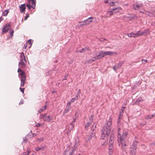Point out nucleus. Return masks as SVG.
Here are the masks:
<instances>
[{"instance_id": "1", "label": "nucleus", "mask_w": 155, "mask_h": 155, "mask_svg": "<svg viewBox=\"0 0 155 155\" xmlns=\"http://www.w3.org/2000/svg\"><path fill=\"white\" fill-rule=\"evenodd\" d=\"M112 124V120L111 118H110L107 124L101 130V139H104L106 137L107 138V137L109 136L110 134Z\"/></svg>"}, {"instance_id": "2", "label": "nucleus", "mask_w": 155, "mask_h": 155, "mask_svg": "<svg viewBox=\"0 0 155 155\" xmlns=\"http://www.w3.org/2000/svg\"><path fill=\"white\" fill-rule=\"evenodd\" d=\"M128 135V133L127 132H124L122 134V137H121L120 136H119L117 141L119 146L121 147V149L123 151L125 152L127 151V148L125 139L127 137Z\"/></svg>"}, {"instance_id": "3", "label": "nucleus", "mask_w": 155, "mask_h": 155, "mask_svg": "<svg viewBox=\"0 0 155 155\" xmlns=\"http://www.w3.org/2000/svg\"><path fill=\"white\" fill-rule=\"evenodd\" d=\"M20 57V62H19L18 66L20 68H22L25 66L26 63L25 57L23 52L21 53Z\"/></svg>"}, {"instance_id": "4", "label": "nucleus", "mask_w": 155, "mask_h": 155, "mask_svg": "<svg viewBox=\"0 0 155 155\" xmlns=\"http://www.w3.org/2000/svg\"><path fill=\"white\" fill-rule=\"evenodd\" d=\"M40 119H43L45 121L49 122L52 120L53 117L51 115L47 116V114L40 115Z\"/></svg>"}, {"instance_id": "5", "label": "nucleus", "mask_w": 155, "mask_h": 155, "mask_svg": "<svg viewBox=\"0 0 155 155\" xmlns=\"http://www.w3.org/2000/svg\"><path fill=\"white\" fill-rule=\"evenodd\" d=\"M70 149L71 147L70 146L68 147L64 151L63 155H73L75 151L73 149L71 151Z\"/></svg>"}, {"instance_id": "6", "label": "nucleus", "mask_w": 155, "mask_h": 155, "mask_svg": "<svg viewBox=\"0 0 155 155\" xmlns=\"http://www.w3.org/2000/svg\"><path fill=\"white\" fill-rule=\"evenodd\" d=\"M124 18L127 21H129L138 18V17L136 15H131L130 14H128L127 15L125 16Z\"/></svg>"}, {"instance_id": "7", "label": "nucleus", "mask_w": 155, "mask_h": 155, "mask_svg": "<svg viewBox=\"0 0 155 155\" xmlns=\"http://www.w3.org/2000/svg\"><path fill=\"white\" fill-rule=\"evenodd\" d=\"M79 140L78 137H77L75 139V144L74 146V147L72 149L73 150L75 151H76V149L79 145Z\"/></svg>"}, {"instance_id": "8", "label": "nucleus", "mask_w": 155, "mask_h": 155, "mask_svg": "<svg viewBox=\"0 0 155 155\" xmlns=\"http://www.w3.org/2000/svg\"><path fill=\"white\" fill-rule=\"evenodd\" d=\"M137 137H135V139L134 140L133 143L132 145L130 146V148L134 149H137V146L138 143V141L136 140Z\"/></svg>"}, {"instance_id": "9", "label": "nucleus", "mask_w": 155, "mask_h": 155, "mask_svg": "<svg viewBox=\"0 0 155 155\" xmlns=\"http://www.w3.org/2000/svg\"><path fill=\"white\" fill-rule=\"evenodd\" d=\"M71 109L70 103H68L65 108L63 112V114H64L68 112Z\"/></svg>"}, {"instance_id": "10", "label": "nucleus", "mask_w": 155, "mask_h": 155, "mask_svg": "<svg viewBox=\"0 0 155 155\" xmlns=\"http://www.w3.org/2000/svg\"><path fill=\"white\" fill-rule=\"evenodd\" d=\"M124 61H122L119 62L117 65L114 66L113 67V69L114 71H116L117 69L120 68L121 66L124 64Z\"/></svg>"}, {"instance_id": "11", "label": "nucleus", "mask_w": 155, "mask_h": 155, "mask_svg": "<svg viewBox=\"0 0 155 155\" xmlns=\"http://www.w3.org/2000/svg\"><path fill=\"white\" fill-rule=\"evenodd\" d=\"M143 5L142 3H140L139 4H134L133 5V7L135 10H138L140 8L142 7Z\"/></svg>"}, {"instance_id": "12", "label": "nucleus", "mask_w": 155, "mask_h": 155, "mask_svg": "<svg viewBox=\"0 0 155 155\" xmlns=\"http://www.w3.org/2000/svg\"><path fill=\"white\" fill-rule=\"evenodd\" d=\"M11 25L9 24L5 25L2 29V32L3 33L7 32L8 31Z\"/></svg>"}, {"instance_id": "13", "label": "nucleus", "mask_w": 155, "mask_h": 155, "mask_svg": "<svg viewBox=\"0 0 155 155\" xmlns=\"http://www.w3.org/2000/svg\"><path fill=\"white\" fill-rule=\"evenodd\" d=\"M30 5L32 6V8L33 9H35V0H28Z\"/></svg>"}, {"instance_id": "14", "label": "nucleus", "mask_w": 155, "mask_h": 155, "mask_svg": "<svg viewBox=\"0 0 155 155\" xmlns=\"http://www.w3.org/2000/svg\"><path fill=\"white\" fill-rule=\"evenodd\" d=\"M19 8L21 13H24L25 11L26 8V7L25 4L21 5L19 6Z\"/></svg>"}, {"instance_id": "15", "label": "nucleus", "mask_w": 155, "mask_h": 155, "mask_svg": "<svg viewBox=\"0 0 155 155\" xmlns=\"http://www.w3.org/2000/svg\"><path fill=\"white\" fill-rule=\"evenodd\" d=\"M75 119H73V121L70 124V126L68 127V130H69L70 131L71 130H72L74 127V123L75 122Z\"/></svg>"}, {"instance_id": "16", "label": "nucleus", "mask_w": 155, "mask_h": 155, "mask_svg": "<svg viewBox=\"0 0 155 155\" xmlns=\"http://www.w3.org/2000/svg\"><path fill=\"white\" fill-rule=\"evenodd\" d=\"M92 19L93 18L92 17H89L87 19L84 20V22L85 23L86 25H88L92 21Z\"/></svg>"}, {"instance_id": "17", "label": "nucleus", "mask_w": 155, "mask_h": 155, "mask_svg": "<svg viewBox=\"0 0 155 155\" xmlns=\"http://www.w3.org/2000/svg\"><path fill=\"white\" fill-rule=\"evenodd\" d=\"M114 12V14H115L117 12H119L120 10H121V8L120 7L117 8H114L111 9Z\"/></svg>"}, {"instance_id": "18", "label": "nucleus", "mask_w": 155, "mask_h": 155, "mask_svg": "<svg viewBox=\"0 0 155 155\" xmlns=\"http://www.w3.org/2000/svg\"><path fill=\"white\" fill-rule=\"evenodd\" d=\"M25 80H26V78H25V77L21 78V86L22 87H23L24 86L25 84Z\"/></svg>"}, {"instance_id": "19", "label": "nucleus", "mask_w": 155, "mask_h": 155, "mask_svg": "<svg viewBox=\"0 0 155 155\" xmlns=\"http://www.w3.org/2000/svg\"><path fill=\"white\" fill-rule=\"evenodd\" d=\"M111 0H105L104 3H108L109 5L111 6H114V3L113 2L111 1Z\"/></svg>"}, {"instance_id": "20", "label": "nucleus", "mask_w": 155, "mask_h": 155, "mask_svg": "<svg viewBox=\"0 0 155 155\" xmlns=\"http://www.w3.org/2000/svg\"><path fill=\"white\" fill-rule=\"evenodd\" d=\"M114 14V12L112 10L108 11L106 14V17H109Z\"/></svg>"}, {"instance_id": "21", "label": "nucleus", "mask_w": 155, "mask_h": 155, "mask_svg": "<svg viewBox=\"0 0 155 155\" xmlns=\"http://www.w3.org/2000/svg\"><path fill=\"white\" fill-rule=\"evenodd\" d=\"M114 136L112 134L111 135L109 140L110 144H113L114 142Z\"/></svg>"}, {"instance_id": "22", "label": "nucleus", "mask_w": 155, "mask_h": 155, "mask_svg": "<svg viewBox=\"0 0 155 155\" xmlns=\"http://www.w3.org/2000/svg\"><path fill=\"white\" fill-rule=\"evenodd\" d=\"M136 151V149L130 148V155H135Z\"/></svg>"}, {"instance_id": "23", "label": "nucleus", "mask_w": 155, "mask_h": 155, "mask_svg": "<svg viewBox=\"0 0 155 155\" xmlns=\"http://www.w3.org/2000/svg\"><path fill=\"white\" fill-rule=\"evenodd\" d=\"M47 106L46 105L43 106L42 107L40 108L39 109L38 112L39 113H40L44 111H45L46 109Z\"/></svg>"}, {"instance_id": "24", "label": "nucleus", "mask_w": 155, "mask_h": 155, "mask_svg": "<svg viewBox=\"0 0 155 155\" xmlns=\"http://www.w3.org/2000/svg\"><path fill=\"white\" fill-rule=\"evenodd\" d=\"M104 56H105L107 55H110L111 54H117V53L116 52H112L110 51H106L104 52H103Z\"/></svg>"}, {"instance_id": "25", "label": "nucleus", "mask_w": 155, "mask_h": 155, "mask_svg": "<svg viewBox=\"0 0 155 155\" xmlns=\"http://www.w3.org/2000/svg\"><path fill=\"white\" fill-rule=\"evenodd\" d=\"M90 50L89 48L85 47L84 48H82L80 50H78V52L81 53L84 52L86 51H89Z\"/></svg>"}, {"instance_id": "26", "label": "nucleus", "mask_w": 155, "mask_h": 155, "mask_svg": "<svg viewBox=\"0 0 155 155\" xmlns=\"http://www.w3.org/2000/svg\"><path fill=\"white\" fill-rule=\"evenodd\" d=\"M104 56L103 52L101 51L99 53V54L97 56V59H101Z\"/></svg>"}, {"instance_id": "27", "label": "nucleus", "mask_w": 155, "mask_h": 155, "mask_svg": "<svg viewBox=\"0 0 155 155\" xmlns=\"http://www.w3.org/2000/svg\"><path fill=\"white\" fill-rule=\"evenodd\" d=\"M45 148V147L44 146H42L40 147H36L35 148V150L37 151H38L40 150H43Z\"/></svg>"}, {"instance_id": "28", "label": "nucleus", "mask_w": 155, "mask_h": 155, "mask_svg": "<svg viewBox=\"0 0 155 155\" xmlns=\"http://www.w3.org/2000/svg\"><path fill=\"white\" fill-rule=\"evenodd\" d=\"M27 152H25L23 153L21 155H28L31 152L30 148H28L27 149Z\"/></svg>"}, {"instance_id": "29", "label": "nucleus", "mask_w": 155, "mask_h": 155, "mask_svg": "<svg viewBox=\"0 0 155 155\" xmlns=\"http://www.w3.org/2000/svg\"><path fill=\"white\" fill-rule=\"evenodd\" d=\"M9 11L8 10H5L2 13V15L4 16H6L8 13Z\"/></svg>"}, {"instance_id": "30", "label": "nucleus", "mask_w": 155, "mask_h": 155, "mask_svg": "<svg viewBox=\"0 0 155 155\" xmlns=\"http://www.w3.org/2000/svg\"><path fill=\"white\" fill-rule=\"evenodd\" d=\"M9 33L10 35L11 36H13V33H14V31L13 29L12 28L10 29Z\"/></svg>"}, {"instance_id": "31", "label": "nucleus", "mask_w": 155, "mask_h": 155, "mask_svg": "<svg viewBox=\"0 0 155 155\" xmlns=\"http://www.w3.org/2000/svg\"><path fill=\"white\" fill-rule=\"evenodd\" d=\"M32 40L31 39H30V40H29L27 42V43L28 44H29V45H30V46H29V48H30L31 46L32 45Z\"/></svg>"}, {"instance_id": "32", "label": "nucleus", "mask_w": 155, "mask_h": 155, "mask_svg": "<svg viewBox=\"0 0 155 155\" xmlns=\"http://www.w3.org/2000/svg\"><path fill=\"white\" fill-rule=\"evenodd\" d=\"M19 75L21 76V77H25V78H26V76L24 75V72L23 71L21 72V73H19Z\"/></svg>"}, {"instance_id": "33", "label": "nucleus", "mask_w": 155, "mask_h": 155, "mask_svg": "<svg viewBox=\"0 0 155 155\" xmlns=\"http://www.w3.org/2000/svg\"><path fill=\"white\" fill-rule=\"evenodd\" d=\"M95 136V133L94 132H92V134H91V135L90 136L89 138H88V140H91L92 138L93 137H94Z\"/></svg>"}, {"instance_id": "34", "label": "nucleus", "mask_w": 155, "mask_h": 155, "mask_svg": "<svg viewBox=\"0 0 155 155\" xmlns=\"http://www.w3.org/2000/svg\"><path fill=\"white\" fill-rule=\"evenodd\" d=\"M120 130H121V129L120 128L118 127V134H117V139H118V137H118L119 136H120L121 137H122V134L121 135L120 134Z\"/></svg>"}, {"instance_id": "35", "label": "nucleus", "mask_w": 155, "mask_h": 155, "mask_svg": "<svg viewBox=\"0 0 155 155\" xmlns=\"http://www.w3.org/2000/svg\"><path fill=\"white\" fill-rule=\"evenodd\" d=\"M76 100H77L76 99L75 97L73 98L71 100L70 102L69 103H70V104L71 103H73Z\"/></svg>"}, {"instance_id": "36", "label": "nucleus", "mask_w": 155, "mask_h": 155, "mask_svg": "<svg viewBox=\"0 0 155 155\" xmlns=\"http://www.w3.org/2000/svg\"><path fill=\"white\" fill-rule=\"evenodd\" d=\"M146 14L147 15L149 16H152L153 15L149 11L147 12Z\"/></svg>"}, {"instance_id": "37", "label": "nucleus", "mask_w": 155, "mask_h": 155, "mask_svg": "<svg viewBox=\"0 0 155 155\" xmlns=\"http://www.w3.org/2000/svg\"><path fill=\"white\" fill-rule=\"evenodd\" d=\"M93 62V61H92V60L91 59H90V60H87V61H86L85 62V64H89V63H91Z\"/></svg>"}, {"instance_id": "38", "label": "nucleus", "mask_w": 155, "mask_h": 155, "mask_svg": "<svg viewBox=\"0 0 155 155\" xmlns=\"http://www.w3.org/2000/svg\"><path fill=\"white\" fill-rule=\"evenodd\" d=\"M91 123L89 122H87L86 125H85V127L86 129H87V128L89 126Z\"/></svg>"}, {"instance_id": "39", "label": "nucleus", "mask_w": 155, "mask_h": 155, "mask_svg": "<svg viewBox=\"0 0 155 155\" xmlns=\"http://www.w3.org/2000/svg\"><path fill=\"white\" fill-rule=\"evenodd\" d=\"M113 144H110L108 148L109 150H112L113 147Z\"/></svg>"}, {"instance_id": "40", "label": "nucleus", "mask_w": 155, "mask_h": 155, "mask_svg": "<svg viewBox=\"0 0 155 155\" xmlns=\"http://www.w3.org/2000/svg\"><path fill=\"white\" fill-rule=\"evenodd\" d=\"M154 115H152L151 116L148 115L147 116V117H146V119H149L151 118V117H154Z\"/></svg>"}, {"instance_id": "41", "label": "nucleus", "mask_w": 155, "mask_h": 155, "mask_svg": "<svg viewBox=\"0 0 155 155\" xmlns=\"http://www.w3.org/2000/svg\"><path fill=\"white\" fill-rule=\"evenodd\" d=\"M23 140L22 142V143H27L28 141V140L27 139L26 137H24L23 138Z\"/></svg>"}, {"instance_id": "42", "label": "nucleus", "mask_w": 155, "mask_h": 155, "mask_svg": "<svg viewBox=\"0 0 155 155\" xmlns=\"http://www.w3.org/2000/svg\"><path fill=\"white\" fill-rule=\"evenodd\" d=\"M26 6L29 9H30L31 8H32V6L30 4H27Z\"/></svg>"}, {"instance_id": "43", "label": "nucleus", "mask_w": 155, "mask_h": 155, "mask_svg": "<svg viewBox=\"0 0 155 155\" xmlns=\"http://www.w3.org/2000/svg\"><path fill=\"white\" fill-rule=\"evenodd\" d=\"M148 31L147 29H145L144 31H142L143 35H144L145 34H146Z\"/></svg>"}, {"instance_id": "44", "label": "nucleus", "mask_w": 155, "mask_h": 155, "mask_svg": "<svg viewBox=\"0 0 155 155\" xmlns=\"http://www.w3.org/2000/svg\"><path fill=\"white\" fill-rule=\"evenodd\" d=\"M80 23H83L81 24H80L79 27H81V26L86 25L85 23L84 22V21L83 22H80Z\"/></svg>"}, {"instance_id": "45", "label": "nucleus", "mask_w": 155, "mask_h": 155, "mask_svg": "<svg viewBox=\"0 0 155 155\" xmlns=\"http://www.w3.org/2000/svg\"><path fill=\"white\" fill-rule=\"evenodd\" d=\"M122 114L123 113L121 112H120L119 113V115L118 117V118L121 119L122 117Z\"/></svg>"}, {"instance_id": "46", "label": "nucleus", "mask_w": 155, "mask_h": 155, "mask_svg": "<svg viewBox=\"0 0 155 155\" xmlns=\"http://www.w3.org/2000/svg\"><path fill=\"white\" fill-rule=\"evenodd\" d=\"M92 60V61H95L97 59H98L97 58V56L94 57H93L91 58Z\"/></svg>"}, {"instance_id": "47", "label": "nucleus", "mask_w": 155, "mask_h": 155, "mask_svg": "<svg viewBox=\"0 0 155 155\" xmlns=\"http://www.w3.org/2000/svg\"><path fill=\"white\" fill-rule=\"evenodd\" d=\"M138 37L137 33H133V37L135 38Z\"/></svg>"}, {"instance_id": "48", "label": "nucleus", "mask_w": 155, "mask_h": 155, "mask_svg": "<svg viewBox=\"0 0 155 155\" xmlns=\"http://www.w3.org/2000/svg\"><path fill=\"white\" fill-rule=\"evenodd\" d=\"M142 63L144 64H145L147 62V60H145V59H142Z\"/></svg>"}, {"instance_id": "49", "label": "nucleus", "mask_w": 155, "mask_h": 155, "mask_svg": "<svg viewBox=\"0 0 155 155\" xmlns=\"http://www.w3.org/2000/svg\"><path fill=\"white\" fill-rule=\"evenodd\" d=\"M137 33V35H138V36H139L140 35H143L142 32H141L140 31H139Z\"/></svg>"}, {"instance_id": "50", "label": "nucleus", "mask_w": 155, "mask_h": 155, "mask_svg": "<svg viewBox=\"0 0 155 155\" xmlns=\"http://www.w3.org/2000/svg\"><path fill=\"white\" fill-rule=\"evenodd\" d=\"M19 89H20L21 91V92H22L23 94L24 93V91L25 89L24 88H22L20 87L19 88Z\"/></svg>"}, {"instance_id": "51", "label": "nucleus", "mask_w": 155, "mask_h": 155, "mask_svg": "<svg viewBox=\"0 0 155 155\" xmlns=\"http://www.w3.org/2000/svg\"><path fill=\"white\" fill-rule=\"evenodd\" d=\"M44 138L43 137H42L40 138H39L38 139V140L40 142H42Z\"/></svg>"}, {"instance_id": "52", "label": "nucleus", "mask_w": 155, "mask_h": 155, "mask_svg": "<svg viewBox=\"0 0 155 155\" xmlns=\"http://www.w3.org/2000/svg\"><path fill=\"white\" fill-rule=\"evenodd\" d=\"M113 150H109V155H112L113 153Z\"/></svg>"}, {"instance_id": "53", "label": "nucleus", "mask_w": 155, "mask_h": 155, "mask_svg": "<svg viewBox=\"0 0 155 155\" xmlns=\"http://www.w3.org/2000/svg\"><path fill=\"white\" fill-rule=\"evenodd\" d=\"M68 74H66L64 76V78L63 79V80H66L67 79V77H68Z\"/></svg>"}, {"instance_id": "54", "label": "nucleus", "mask_w": 155, "mask_h": 155, "mask_svg": "<svg viewBox=\"0 0 155 155\" xmlns=\"http://www.w3.org/2000/svg\"><path fill=\"white\" fill-rule=\"evenodd\" d=\"M99 40L101 41H104L106 40L105 38H100L99 39Z\"/></svg>"}, {"instance_id": "55", "label": "nucleus", "mask_w": 155, "mask_h": 155, "mask_svg": "<svg viewBox=\"0 0 155 155\" xmlns=\"http://www.w3.org/2000/svg\"><path fill=\"white\" fill-rule=\"evenodd\" d=\"M127 35L129 37H133V33H129L127 34Z\"/></svg>"}, {"instance_id": "56", "label": "nucleus", "mask_w": 155, "mask_h": 155, "mask_svg": "<svg viewBox=\"0 0 155 155\" xmlns=\"http://www.w3.org/2000/svg\"><path fill=\"white\" fill-rule=\"evenodd\" d=\"M79 96V94H78V93H77V94L75 96V98L77 99V100L78 99Z\"/></svg>"}, {"instance_id": "57", "label": "nucleus", "mask_w": 155, "mask_h": 155, "mask_svg": "<svg viewBox=\"0 0 155 155\" xmlns=\"http://www.w3.org/2000/svg\"><path fill=\"white\" fill-rule=\"evenodd\" d=\"M29 14H27L26 15V16L24 18V20H26L29 17Z\"/></svg>"}, {"instance_id": "58", "label": "nucleus", "mask_w": 155, "mask_h": 155, "mask_svg": "<svg viewBox=\"0 0 155 155\" xmlns=\"http://www.w3.org/2000/svg\"><path fill=\"white\" fill-rule=\"evenodd\" d=\"M28 44L26 43V44L24 45V46L23 47V49H26V47H27Z\"/></svg>"}, {"instance_id": "59", "label": "nucleus", "mask_w": 155, "mask_h": 155, "mask_svg": "<svg viewBox=\"0 0 155 155\" xmlns=\"http://www.w3.org/2000/svg\"><path fill=\"white\" fill-rule=\"evenodd\" d=\"M22 71H23L20 69L18 68V72H21Z\"/></svg>"}, {"instance_id": "60", "label": "nucleus", "mask_w": 155, "mask_h": 155, "mask_svg": "<svg viewBox=\"0 0 155 155\" xmlns=\"http://www.w3.org/2000/svg\"><path fill=\"white\" fill-rule=\"evenodd\" d=\"M120 119L118 118L117 120V124H119L120 122Z\"/></svg>"}, {"instance_id": "61", "label": "nucleus", "mask_w": 155, "mask_h": 155, "mask_svg": "<svg viewBox=\"0 0 155 155\" xmlns=\"http://www.w3.org/2000/svg\"><path fill=\"white\" fill-rule=\"evenodd\" d=\"M40 126V124H38L36 125L35 126L37 127H39Z\"/></svg>"}, {"instance_id": "62", "label": "nucleus", "mask_w": 155, "mask_h": 155, "mask_svg": "<svg viewBox=\"0 0 155 155\" xmlns=\"http://www.w3.org/2000/svg\"><path fill=\"white\" fill-rule=\"evenodd\" d=\"M3 20V18L2 17H0V22L1 21H2Z\"/></svg>"}, {"instance_id": "63", "label": "nucleus", "mask_w": 155, "mask_h": 155, "mask_svg": "<svg viewBox=\"0 0 155 155\" xmlns=\"http://www.w3.org/2000/svg\"><path fill=\"white\" fill-rule=\"evenodd\" d=\"M23 103V102L22 101H21L19 103V104L20 105L21 104H22Z\"/></svg>"}, {"instance_id": "64", "label": "nucleus", "mask_w": 155, "mask_h": 155, "mask_svg": "<svg viewBox=\"0 0 155 155\" xmlns=\"http://www.w3.org/2000/svg\"><path fill=\"white\" fill-rule=\"evenodd\" d=\"M37 135L36 134H33V137H35Z\"/></svg>"}]
</instances>
